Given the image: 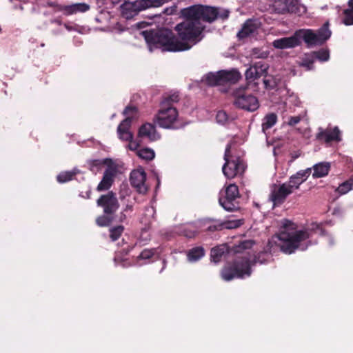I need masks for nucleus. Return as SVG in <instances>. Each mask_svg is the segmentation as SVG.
I'll list each match as a JSON object with an SVG mask.
<instances>
[{"label":"nucleus","mask_w":353,"mask_h":353,"mask_svg":"<svg viewBox=\"0 0 353 353\" xmlns=\"http://www.w3.org/2000/svg\"><path fill=\"white\" fill-rule=\"evenodd\" d=\"M183 235L188 238H193L196 235V231L185 228L183 230Z\"/></svg>","instance_id":"45"},{"label":"nucleus","mask_w":353,"mask_h":353,"mask_svg":"<svg viewBox=\"0 0 353 353\" xmlns=\"http://www.w3.org/2000/svg\"><path fill=\"white\" fill-rule=\"evenodd\" d=\"M90 6L85 3H74L70 6H66L63 8V12L66 14H72L77 12H85L88 11Z\"/></svg>","instance_id":"21"},{"label":"nucleus","mask_w":353,"mask_h":353,"mask_svg":"<svg viewBox=\"0 0 353 353\" xmlns=\"http://www.w3.org/2000/svg\"><path fill=\"white\" fill-rule=\"evenodd\" d=\"M241 220H230L221 223V226L225 229H234L239 227L242 224Z\"/></svg>","instance_id":"35"},{"label":"nucleus","mask_w":353,"mask_h":353,"mask_svg":"<svg viewBox=\"0 0 353 353\" xmlns=\"http://www.w3.org/2000/svg\"><path fill=\"white\" fill-rule=\"evenodd\" d=\"M105 164L106 168L103 172L101 181L97 187L98 192L108 190L112 187L117 174L121 173V165L117 161L106 159Z\"/></svg>","instance_id":"7"},{"label":"nucleus","mask_w":353,"mask_h":353,"mask_svg":"<svg viewBox=\"0 0 353 353\" xmlns=\"http://www.w3.org/2000/svg\"><path fill=\"white\" fill-rule=\"evenodd\" d=\"M312 56L320 61H327L330 58L329 51L325 49L314 52Z\"/></svg>","instance_id":"34"},{"label":"nucleus","mask_w":353,"mask_h":353,"mask_svg":"<svg viewBox=\"0 0 353 353\" xmlns=\"http://www.w3.org/2000/svg\"><path fill=\"white\" fill-rule=\"evenodd\" d=\"M208 85L214 86L216 85H221V70L216 72H209L202 79Z\"/></svg>","instance_id":"23"},{"label":"nucleus","mask_w":353,"mask_h":353,"mask_svg":"<svg viewBox=\"0 0 353 353\" xmlns=\"http://www.w3.org/2000/svg\"><path fill=\"white\" fill-rule=\"evenodd\" d=\"M245 75L246 79L248 81H254L259 78V77H258L256 68L252 65L246 70Z\"/></svg>","instance_id":"38"},{"label":"nucleus","mask_w":353,"mask_h":353,"mask_svg":"<svg viewBox=\"0 0 353 353\" xmlns=\"http://www.w3.org/2000/svg\"><path fill=\"white\" fill-rule=\"evenodd\" d=\"M293 192L287 183H284L278 188H275L271 193L270 199L274 205H280L284 202L286 197Z\"/></svg>","instance_id":"13"},{"label":"nucleus","mask_w":353,"mask_h":353,"mask_svg":"<svg viewBox=\"0 0 353 353\" xmlns=\"http://www.w3.org/2000/svg\"><path fill=\"white\" fill-rule=\"evenodd\" d=\"M90 194H91V190H89L85 192V195H83L82 194H80V196L81 197H83V198H85V199H89L90 197Z\"/></svg>","instance_id":"48"},{"label":"nucleus","mask_w":353,"mask_h":353,"mask_svg":"<svg viewBox=\"0 0 353 353\" xmlns=\"http://www.w3.org/2000/svg\"><path fill=\"white\" fill-rule=\"evenodd\" d=\"M268 54L266 52H262L260 55H257V57L259 58H265L267 57Z\"/></svg>","instance_id":"51"},{"label":"nucleus","mask_w":353,"mask_h":353,"mask_svg":"<svg viewBox=\"0 0 353 353\" xmlns=\"http://www.w3.org/2000/svg\"><path fill=\"white\" fill-rule=\"evenodd\" d=\"M179 100V94L176 93H174L171 95H169L164 98V99L161 102L167 101L170 106H174V104L178 102Z\"/></svg>","instance_id":"41"},{"label":"nucleus","mask_w":353,"mask_h":353,"mask_svg":"<svg viewBox=\"0 0 353 353\" xmlns=\"http://www.w3.org/2000/svg\"><path fill=\"white\" fill-rule=\"evenodd\" d=\"M252 66L256 68L258 77H259L265 75L266 74L268 68V64L265 63V62H263V61L256 62Z\"/></svg>","instance_id":"31"},{"label":"nucleus","mask_w":353,"mask_h":353,"mask_svg":"<svg viewBox=\"0 0 353 353\" xmlns=\"http://www.w3.org/2000/svg\"><path fill=\"white\" fill-rule=\"evenodd\" d=\"M254 241L252 240H245L239 243L236 247L235 252H240L243 250L251 248L254 245Z\"/></svg>","instance_id":"37"},{"label":"nucleus","mask_w":353,"mask_h":353,"mask_svg":"<svg viewBox=\"0 0 353 353\" xmlns=\"http://www.w3.org/2000/svg\"><path fill=\"white\" fill-rule=\"evenodd\" d=\"M174 11H175V8H166L164 11L165 13H166L167 14H172Z\"/></svg>","instance_id":"49"},{"label":"nucleus","mask_w":353,"mask_h":353,"mask_svg":"<svg viewBox=\"0 0 353 353\" xmlns=\"http://www.w3.org/2000/svg\"><path fill=\"white\" fill-rule=\"evenodd\" d=\"M302 117L301 115L294 116V117H290L288 119V121L287 122L288 125L290 126H294L299 123L300 121L301 120Z\"/></svg>","instance_id":"42"},{"label":"nucleus","mask_w":353,"mask_h":353,"mask_svg":"<svg viewBox=\"0 0 353 353\" xmlns=\"http://www.w3.org/2000/svg\"><path fill=\"white\" fill-rule=\"evenodd\" d=\"M288 103H294L295 105H299L300 101L296 95H290L288 99Z\"/></svg>","instance_id":"46"},{"label":"nucleus","mask_w":353,"mask_h":353,"mask_svg":"<svg viewBox=\"0 0 353 353\" xmlns=\"http://www.w3.org/2000/svg\"><path fill=\"white\" fill-rule=\"evenodd\" d=\"M126 219V216L125 214L123 213V212H121V215H120V217H119V220L120 221H123L125 219Z\"/></svg>","instance_id":"50"},{"label":"nucleus","mask_w":353,"mask_h":353,"mask_svg":"<svg viewBox=\"0 0 353 353\" xmlns=\"http://www.w3.org/2000/svg\"><path fill=\"white\" fill-rule=\"evenodd\" d=\"M261 22L258 19H248L247 20L241 30L237 33L239 39H242L250 36L254 35L261 27Z\"/></svg>","instance_id":"14"},{"label":"nucleus","mask_w":353,"mask_h":353,"mask_svg":"<svg viewBox=\"0 0 353 353\" xmlns=\"http://www.w3.org/2000/svg\"><path fill=\"white\" fill-rule=\"evenodd\" d=\"M234 104L237 107L250 111L254 112L259 107L258 99L252 94H248L244 92V89L239 88L234 92Z\"/></svg>","instance_id":"9"},{"label":"nucleus","mask_w":353,"mask_h":353,"mask_svg":"<svg viewBox=\"0 0 353 353\" xmlns=\"http://www.w3.org/2000/svg\"><path fill=\"white\" fill-rule=\"evenodd\" d=\"M125 119L119 124L117 133L120 139L128 141V148L130 150H137L139 143L132 140L133 135L129 130L132 121L138 117V110L136 107L128 106L123 111Z\"/></svg>","instance_id":"4"},{"label":"nucleus","mask_w":353,"mask_h":353,"mask_svg":"<svg viewBox=\"0 0 353 353\" xmlns=\"http://www.w3.org/2000/svg\"><path fill=\"white\" fill-rule=\"evenodd\" d=\"M228 251L225 245H221L211 250V261L214 263H219Z\"/></svg>","instance_id":"24"},{"label":"nucleus","mask_w":353,"mask_h":353,"mask_svg":"<svg viewBox=\"0 0 353 353\" xmlns=\"http://www.w3.org/2000/svg\"><path fill=\"white\" fill-rule=\"evenodd\" d=\"M348 4L350 8L344 10L345 18L343 23L346 26L353 25V0H350Z\"/></svg>","instance_id":"28"},{"label":"nucleus","mask_w":353,"mask_h":353,"mask_svg":"<svg viewBox=\"0 0 353 353\" xmlns=\"http://www.w3.org/2000/svg\"><path fill=\"white\" fill-rule=\"evenodd\" d=\"M239 197V188L235 184L229 185L225 190L220 192L219 204L227 211H234L239 208L237 199Z\"/></svg>","instance_id":"8"},{"label":"nucleus","mask_w":353,"mask_h":353,"mask_svg":"<svg viewBox=\"0 0 353 353\" xmlns=\"http://www.w3.org/2000/svg\"><path fill=\"white\" fill-rule=\"evenodd\" d=\"M146 174L144 170L141 168L132 171L130 174V183L139 193L144 194L148 190V187L145 184Z\"/></svg>","instance_id":"11"},{"label":"nucleus","mask_w":353,"mask_h":353,"mask_svg":"<svg viewBox=\"0 0 353 353\" xmlns=\"http://www.w3.org/2000/svg\"><path fill=\"white\" fill-rule=\"evenodd\" d=\"M157 249H145L143 250L139 256V259H149L157 252Z\"/></svg>","instance_id":"40"},{"label":"nucleus","mask_w":353,"mask_h":353,"mask_svg":"<svg viewBox=\"0 0 353 353\" xmlns=\"http://www.w3.org/2000/svg\"><path fill=\"white\" fill-rule=\"evenodd\" d=\"M97 203L98 206L103 208V212L106 214H112L119 207L117 198L112 192L101 196Z\"/></svg>","instance_id":"10"},{"label":"nucleus","mask_w":353,"mask_h":353,"mask_svg":"<svg viewBox=\"0 0 353 353\" xmlns=\"http://www.w3.org/2000/svg\"><path fill=\"white\" fill-rule=\"evenodd\" d=\"M123 230L124 228L122 225H118L117 227L112 228L110 230V236L112 241H117L123 233Z\"/></svg>","instance_id":"33"},{"label":"nucleus","mask_w":353,"mask_h":353,"mask_svg":"<svg viewBox=\"0 0 353 353\" xmlns=\"http://www.w3.org/2000/svg\"><path fill=\"white\" fill-rule=\"evenodd\" d=\"M78 172L77 169L70 171H65L57 175V181L59 183H65L72 179L73 176Z\"/></svg>","instance_id":"27"},{"label":"nucleus","mask_w":353,"mask_h":353,"mask_svg":"<svg viewBox=\"0 0 353 353\" xmlns=\"http://www.w3.org/2000/svg\"><path fill=\"white\" fill-rule=\"evenodd\" d=\"M279 2L285 6L287 12L301 14L305 12V7L302 5L299 0H279Z\"/></svg>","instance_id":"18"},{"label":"nucleus","mask_w":353,"mask_h":353,"mask_svg":"<svg viewBox=\"0 0 353 353\" xmlns=\"http://www.w3.org/2000/svg\"><path fill=\"white\" fill-rule=\"evenodd\" d=\"M234 117L228 115L226 112L219 111L216 116V121L219 124L227 125L234 120Z\"/></svg>","instance_id":"26"},{"label":"nucleus","mask_w":353,"mask_h":353,"mask_svg":"<svg viewBox=\"0 0 353 353\" xmlns=\"http://www.w3.org/2000/svg\"><path fill=\"white\" fill-rule=\"evenodd\" d=\"M97 224L99 226H107L112 221L111 214H106L100 216L97 219Z\"/></svg>","instance_id":"36"},{"label":"nucleus","mask_w":353,"mask_h":353,"mask_svg":"<svg viewBox=\"0 0 353 353\" xmlns=\"http://www.w3.org/2000/svg\"><path fill=\"white\" fill-rule=\"evenodd\" d=\"M256 50H257L256 49H254V54H256Z\"/></svg>","instance_id":"54"},{"label":"nucleus","mask_w":353,"mask_h":353,"mask_svg":"<svg viewBox=\"0 0 353 353\" xmlns=\"http://www.w3.org/2000/svg\"><path fill=\"white\" fill-rule=\"evenodd\" d=\"M314 233L323 234V230L318 223H313L304 230H296V225L289 220H283L279 234L272 236L268 241L265 252H261L252 260L243 255L236 259L233 266L225 267L221 271V277L225 281L234 278L240 279L250 276L251 266L263 264L270 261L272 252H275L279 248L285 254H292L296 250H305L310 245L307 241Z\"/></svg>","instance_id":"2"},{"label":"nucleus","mask_w":353,"mask_h":353,"mask_svg":"<svg viewBox=\"0 0 353 353\" xmlns=\"http://www.w3.org/2000/svg\"><path fill=\"white\" fill-rule=\"evenodd\" d=\"M185 21L176 26L175 30L181 41L168 29L150 30L141 32L149 50L161 48L163 51L179 52L190 49L200 41L205 28L204 22L212 23L219 16L226 19L229 12L224 10L219 14L213 7L195 5L181 10Z\"/></svg>","instance_id":"1"},{"label":"nucleus","mask_w":353,"mask_h":353,"mask_svg":"<svg viewBox=\"0 0 353 353\" xmlns=\"http://www.w3.org/2000/svg\"><path fill=\"white\" fill-rule=\"evenodd\" d=\"M313 63V56L306 55L305 57L301 61V63H300V65L305 67L307 70H310L312 69Z\"/></svg>","instance_id":"39"},{"label":"nucleus","mask_w":353,"mask_h":353,"mask_svg":"<svg viewBox=\"0 0 353 353\" xmlns=\"http://www.w3.org/2000/svg\"><path fill=\"white\" fill-rule=\"evenodd\" d=\"M277 121V116L274 113H270L267 114L263 119L262 130L265 132L267 130L270 129L275 125Z\"/></svg>","instance_id":"25"},{"label":"nucleus","mask_w":353,"mask_h":353,"mask_svg":"<svg viewBox=\"0 0 353 353\" xmlns=\"http://www.w3.org/2000/svg\"><path fill=\"white\" fill-rule=\"evenodd\" d=\"M137 155L145 160H152L154 158L155 153L152 149L150 148H142L137 152Z\"/></svg>","instance_id":"29"},{"label":"nucleus","mask_w":353,"mask_h":353,"mask_svg":"<svg viewBox=\"0 0 353 353\" xmlns=\"http://www.w3.org/2000/svg\"><path fill=\"white\" fill-rule=\"evenodd\" d=\"M299 155H300V154H299L297 152L292 153L291 154L292 159L290 161V163L293 162L296 158H298L299 157Z\"/></svg>","instance_id":"47"},{"label":"nucleus","mask_w":353,"mask_h":353,"mask_svg":"<svg viewBox=\"0 0 353 353\" xmlns=\"http://www.w3.org/2000/svg\"><path fill=\"white\" fill-rule=\"evenodd\" d=\"M353 189V179L342 183L336 189L340 194H345Z\"/></svg>","instance_id":"30"},{"label":"nucleus","mask_w":353,"mask_h":353,"mask_svg":"<svg viewBox=\"0 0 353 353\" xmlns=\"http://www.w3.org/2000/svg\"><path fill=\"white\" fill-rule=\"evenodd\" d=\"M312 168L314 170L312 176L314 178H321L327 175L330 164L327 162H321L315 164Z\"/></svg>","instance_id":"20"},{"label":"nucleus","mask_w":353,"mask_h":353,"mask_svg":"<svg viewBox=\"0 0 353 353\" xmlns=\"http://www.w3.org/2000/svg\"><path fill=\"white\" fill-rule=\"evenodd\" d=\"M141 10L140 3L138 0L125 1L121 6V14L127 19L132 18Z\"/></svg>","instance_id":"16"},{"label":"nucleus","mask_w":353,"mask_h":353,"mask_svg":"<svg viewBox=\"0 0 353 353\" xmlns=\"http://www.w3.org/2000/svg\"><path fill=\"white\" fill-rule=\"evenodd\" d=\"M205 255V250L201 246L193 248L187 252L188 261L191 263L196 262L201 259Z\"/></svg>","instance_id":"22"},{"label":"nucleus","mask_w":353,"mask_h":353,"mask_svg":"<svg viewBox=\"0 0 353 353\" xmlns=\"http://www.w3.org/2000/svg\"><path fill=\"white\" fill-rule=\"evenodd\" d=\"M139 137L147 138L151 141H154L160 139V134L157 132L155 126L149 123H146L140 127Z\"/></svg>","instance_id":"17"},{"label":"nucleus","mask_w":353,"mask_h":353,"mask_svg":"<svg viewBox=\"0 0 353 353\" xmlns=\"http://www.w3.org/2000/svg\"><path fill=\"white\" fill-rule=\"evenodd\" d=\"M105 159H103L102 160L94 159V160L89 161L88 162V163L90 170L93 172H97L100 169V168L102 165H105Z\"/></svg>","instance_id":"32"},{"label":"nucleus","mask_w":353,"mask_h":353,"mask_svg":"<svg viewBox=\"0 0 353 353\" xmlns=\"http://www.w3.org/2000/svg\"><path fill=\"white\" fill-rule=\"evenodd\" d=\"M311 172V168L297 172L290 177L289 181L287 184L292 191L298 190L300 185L305 182L310 176Z\"/></svg>","instance_id":"15"},{"label":"nucleus","mask_w":353,"mask_h":353,"mask_svg":"<svg viewBox=\"0 0 353 353\" xmlns=\"http://www.w3.org/2000/svg\"><path fill=\"white\" fill-rule=\"evenodd\" d=\"M222 226H221V223H213L210 224L209 226H208L207 230L209 231H214V230H221Z\"/></svg>","instance_id":"44"},{"label":"nucleus","mask_w":353,"mask_h":353,"mask_svg":"<svg viewBox=\"0 0 353 353\" xmlns=\"http://www.w3.org/2000/svg\"><path fill=\"white\" fill-rule=\"evenodd\" d=\"M328 240L331 245L334 244L332 238L331 236H328Z\"/></svg>","instance_id":"53"},{"label":"nucleus","mask_w":353,"mask_h":353,"mask_svg":"<svg viewBox=\"0 0 353 353\" xmlns=\"http://www.w3.org/2000/svg\"><path fill=\"white\" fill-rule=\"evenodd\" d=\"M178 116V111L174 106H170L167 101L161 102L160 109L154 117V121L162 128H173Z\"/></svg>","instance_id":"6"},{"label":"nucleus","mask_w":353,"mask_h":353,"mask_svg":"<svg viewBox=\"0 0 353 353\" xmlns=\"http://www.w3.org/2000/svg\"><path fill=\"white\" fill-rule=\"evenodd\" d=\"M128 210H132V207L131 205H127L124 210V211H128Z\"/></svg>","instance_id":"52"},{"label":"nucleus","mask_w":353,"mask_h":353,"mask_svg":"<svg viewBox=\"0 0 353 353\" xmlns=\"http://www.w3.org/2000/svg\"><path fill=\"white\" fill-rule=\"evenodd\" d=\"M154 214L155 210L153 207H148L145 208V216L148 217V221L149 223H150L151 220L154 218Z\"/></svg>","instance_id":"43"},{"label":"nucleus","mask_w":353,"mask_h":353,"mask_svg":"<svg viewBox=\"0 0 353 353\" xmlns=\"http://www.w3.org/2000/svg\"><path fill=\"white\" fill-rule=\"evenodd\" d=\"M328 26V22H326L316 32L310 29L298 30L291 37L274 40L272 42V46L276 49L292 48L299 46L302 40L307 46L321 45L331 36L332 32Z\"/></svg>","instance_id":"3"},{"label":"nucleus","mask_w":353,"mask_h":353,"mask_svg":"<svg viewBox=\"0 0 353 353\" xmlns=\"http://www.w3.org/2000/svg\"><path fill=\"white\" fill-rule=\"evenodd\" d=\"M316 137L318 140L323 141L325 143L341 141V131L336 126L333 128H327L325 130L320 128Z\"/></svg>","instance_id":"12"},{"label":"nucleus","mask_w":353,"mask_h":353,"mask_svg":"<svg viewBox=\"0 0 353 353\" xmlns=\"http://www.w3.org/2000/svg\"><path fill=\"white\" fill-rule=\"evenodd\" d=\"M231 144H228L224 154L225 163L222 167L224 176L229 179L241 175L245 169L243 161L239 157L231 155Z\"/></svg>","instance_id":"5"},{"label":"nucleus","mask_w":353,"mask_h":353,"mask_svg":"<svg viewBox=\"0 0 353 353\" xmlns=\"http://www.w3.org/2000/svg\"><path fill=\"white\" fill-rule=\"evenodd\" d=\"M222 84L235 83L241 78V74L236 70H221Z\"/></svg>","instance_id":"19"}]
</instances>
